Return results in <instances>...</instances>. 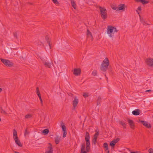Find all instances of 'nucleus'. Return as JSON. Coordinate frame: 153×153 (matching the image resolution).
<instances>
[{
    "label": "nucleus",
    "instance_id": "nucleus-1",
    "mask_svg": "<svg viewBox=\"0 0 153 153\" xmlns=\"http://www.w3.org/2000/svg\"><path fill=\"white\" fill-rule=\"evenodd\" d=\"M117 31L118 30L116 28L112 26H108L107 28V33L110 37H113L114 33H117Z\"/></svg>",
    "mask_w": 153,
    "mask_h": 153
},
{
    "label": "nucleus",
    "instance_id": "nucleus-2",
    "mask_svg": "<svg viewBox=\"0 0 153 153\" xmlns=\"http://www.w3.org/2000/svg\"><path fill=\"white\" fill-rule=\"evenodd\" d=\"M109 65V62L107 58H106L102 62L100 67V69L103 71H106Z\"/></svg>",
    "mask_w": 153,
    "mask_h": 153
},
{
    "label": "nucleus",
    "instance_id": "nucleus-3",
    "mask_svg": "<svg viewBox=\"0 0 153 153\" xmlns=\"http://www.w3.org/2000/svg\"><path fill=\"white\" fill-rule=\"evenodd\" d=\"M101 17L103 19H106L107 17V10L101 6L99 7Z\"/></svg>",
    "mask_w": 153,
    "mask_h": 153
},
{
    "label": "nucleus",
    "instance_id": "nucleus-4",
    "mask_svg": "<svg viewBox=\"0 0 153 153\" xmlns=\"http://www.w3.org/2000/svg\"><path fill=\"white\" fill-rule=\"evenodd\" d=\"M1 60L5 65L8 67H11L14 65V63L8 60L1 58Z\"/></svg>",
    "mask_w": 153,
    "mask_h": 153
},
{
    "label": "nucleus",
    "instance_id": "nucleus-5",
    "mask_svg": "<svg viewBox=\"0 0 153 153\" xmlns=\"http://www.w3.org/2000/svg\"><path fill=\"white\" fill-rule=\"evenodd\" d=\"M40 58L43 61L44 63V65L46 67L51 68V64L50 63L46 61V59L42 56H40Z\"/></svg>",
    "mask_w": 153,
    "mask_h": 153
},
{
    "label": "nucleus",
    "instance_id": "nucleus-6",
    "mask_svg": "<svg viewBox=\"0 0 153 153\" xmlns=\"http://www.w3.org/2000/svg\"><path fill=\"white\" fill-rule=\"evenodd\" d=\"M146 62L149 66L153 67V59L149 58L146 59Z\"/></svg>",
    "mask_w": 153,
    "mask_h": 153
},
{
    "label": "nucleus",
    "instance_id": "nucleus-7",
    "mask_svg": "<svg viewBox=\"0 0 153 153\" xmlns=\"http://www.w3.org/2000/svg\"><path fill=\"white\" fill-rule=\"evenodd\" d=\"M78 102L79 100L77 97H75L74 100L73 101V105L74 110L75 109V108L77 106Z\"/></svg>",
    "mask_w": 153,
    "mask_h": 153
},
{
    "label": "nucleus",
    "instance_id": "nucleus-8",
    "mask_svg": "<svg viewBox=\"0 0 153 153\" xmlns=\"http://www.w3.org/2000/svg\"><path fill=\"white\" fill-rule=\"evenodd\" d=\"M120 140V138H118L113 140L110 143V145L112 147H114L115 144L117 143Z\"/></svg>",
    "mask_w": 153,
    "mask_h": 153
},
{
    "label": "nucleus",
    "instance_id": "nucleus-9",
    "mask_svg": "<svg viewBox=\"0 0 153 153\" xmlns=\"http://www.w3.org/2000/svg\"><path fill=\"white\" fill-rule=\"evenodd\" d=\"M127 121L130 127L132 129H134V123L133 121L129 119H128Z\"/></svg>",
    "mask_w": 153,
    "mask_h": 153
},
{
    "label": "nucleus",
    "instance_id": "nucleus-10",
    "mask_svg": "<svg viewBox=\"0 0 153 153\" xmlns=\"http://www.w3.org/2000/svg\"><path fill=\"white\" fill-rule=\"evenodd\" d=\"M61 126L62 129L63 137H65L67 134L66 128L64 125H61Z\"/></svg>",
    "mask_w": 153,
    "mask_h": 153
},
{
    "label": "nucleus",
    "instance_id": "nucleus-11",
    "mask_svg": "<svg viewBox=\"0 0 153 153\" xmlns=\"http://www.w3.org/2000/svg\"><path fill=\"white\" fill-rule=\"evenodd\" d=\"M81 73V70L79 68H75L74 69L73 74L76 76H78L80 75Z\"/></svg>",
    "mask_w": 153,
    "mask_h": 153
},
{
    "label": "nucleus",
    "instance_id": "nucleus-12",
    "mask_svg": "<svg viewBox=\"0 0 153 153\" xmlns=\"http://www.w3.org/2000/svg\"><path fill=\"white\" fill-rule=\"evenodd\" d=\"M139 121L143 125L145 126L146 127L148 128H149L151 127V126L149 123H148L144 121L139 120Z\"/></svg>",
    "mask_w": 153,
    "mask_h": 153
},
{
    "label": "nucleus",
    "instance_id": "nucleus-13",
    "mask_svg": "<svg viewBox=\"0 0 153 153\" xmlns=\"http://www.w3.org/2000/svg\"><path fill=\"white\" fill-rule=\"evenodd\" d=\"M49 144L50 145V146L48 147V149H49V150L47 151L45 153H53V150L52 145L50 143H49Z\"/></svg>",
    "mask_w": 153,
    "mask_h": 153
},
{
    "label": "nucleus",
    "instance_id": "nucleus-14",
    "mask_svg": "<svg viewBox=\"0 0 153 153\" xmlns=\"http://www.w3.org/2000/svg\"><path fill=\"white\" fill-rule=\"evenodd\" d=\"M14 139L16 144H17L19 146H22V145L20 142V140H19L18 137H17L16 139L14 138Z\"/></svg>",
    "mask_w": 153,
    "mask_h": 153
},
{
    "label": "nucleus",
    "instance_id": "nucleus-15",
    "mask_svg": "<svg viewBox=\"0 0 153 153\" xmlns=\"http://www.w3.org/2000/svg\"><path fill=\"white\" fill-rule=\"evenodd\" d=\"M86 150L87 152H88L90 149V141L86 142Z\"/></svg>",
    "mask_w": 153,
    "mask_h": 153
},
{
    "label": "nucleus",
    "instance_id": "nucleus-16",
    "mask_svg": "<svg viewBox=\"0 0 153 153\" xmlns=\"http://www.w3.org/2000/svg\"><path fill=\"white\" fill-rule=\"evenodd\" d=\"M118 10H122L124 11L125 9V5L124 4H121L118 7Z\"/></svg>",
    "mask_w": 153,
    "mask_h": 153
},
{
    "label": "nucleus",
    "instance_id": "nucleus-17",
    "mask_svg": "<svg viewBox=\"0 0 153 153\" xmlns=\"http://www.w3.org/2000/svg\"><path fill=\"white\" fill-rule=\"evenodd\" d=\"M85 139L86 142L90 141V135L88 132L87 131L86 132Z\"/></svg>",
    "mask_w": 153,
    "mask_h": 153
},
{
    "label": "nucleus",
    "instance_id": "nucleus-18",
    "mask_svg": "<svg viewBox=\"0 0 153 153\" xmlns=\"http://www.w3.org/2000/svg\"><path fill=\"white\" fill-rule=\"evenodd\" d=\"M61 137L58 136H57L55 137V141L56 144H57L59 143Z\"/></svg>",
    "mask_w": 153,
    "mask_h": 153
},
{
    "label": "nucleus",
    "instance_id": "nucleus-19",
    "mask_svg": "<svg viewBox=\"0 0 153 153\" xmlns=\"http://www.w3.org/2000/svg\"><path fill=\"white\" fill-rule=\"evenodd\" d=\"M132 114L134 115H138L140 114V110L136 109L132 111Z\"/></svg>",
    "mask_w": 153,
    "mask_h": 153
},
{
    "label": "nucleus",
    "instance_id": "nucleus-20",
    "mask_svg": "<svg viewBox=\"0 0 153 153\" xmlns=\"http://www.w3.org/2000/svg\"><path fill=\"white\" fill-rule=\"evenodd\" d=\"M118 123L119 124L121 125L124 128H126V124L124 121L120 120L119 121Z\"/></svg>",
    "mask_w": 153,
    "mask_h": 153
},
{
    "label": "nucleus",
    "instance_id": "nucleus-21",
    "mask_svg": "<svg viewBox=\"0 0 153 153\" xmlns=\"http://www.w3.org/2000/svg\"><path fill=\"white\" fill-rule=\"evenodd\" d=\"M13 139H16L18 137L17 136V131L15 129L13 130Z\"/></svg>",
    "mask_w": 153,
    "mask_h": 153
},
{
    "label": "nucleus",
    "instance_id": "nucleus-22",
    "mask_svg": "<svg viewBox=\"0 0 153 153\" xmlns=\"http://www.w3.org/2000/svg\"><path fill=\"white\" fill-rule=\"evenodd\" d=\"M45 39L47 41V43L50 49H51V44L49 40H48V37H47V36L46 37Z\"/></svg>",
    "mask_w": 153,
    "mask_h": 153
},
{
    "label": "nucleus",
    "instance_id": "nucleus-23",
    "mask_svg": "<svg viewBox=\"0 0 153 153\" xmlns=\"http://www.w3.org/2000/svg\"><path fill=\"white\" fill-rule=\"evenodd\" d=\"M49 132L48 129H46L42 131V133L45 135H47Z\"/></svg>",
    "mask_w": 153,
    "mask_h": 153
},
{
    "label": "nucleus",
    "instance_id": "nucleus-24",
    "mask_svg": "<svg viewBox=\"0 0 153 153\" xmlns=\"http://www.w3.org/2000/svg\"><path fill=\"white\" fill-rule=\"evenodd\" d=\"M101 98L100 96H99L97 98V105L100 104L101 101Z\"/></svg>",
    "mask_w": 153,
    "mask_h": 153
},
{
    "label": "nucleus",
    "instance_id": "nucleus-25",
    "mask_svg": "<svg viewBox=\"0 0 153 153\" xmlns=\"http://www.w3.org/2000/svg\"><path fill=\"white\" fill-rule=\"evenodd\" d=\"M32 117V115L31 114H28L26 115L25 116V118L26 119H28L31 118Z\"/></svg>",
    "mask_w": 153,
    "mask_h": 153
},
{
    "label": "nucleus",
    "instance_id": "nucleus-26",
    "mask_svg": "<svg viewBox=\"0 0 153 153\" xmlns=\"http://www.w3.org/2000/svg\"><path fill=\"white\" fill-rule=\"evenodd\" d=\"M85 146L84 144H82L81 146V152L85 151Z\"/></svg>",
    "mask_w": 153,
    "mask_h": 153
},
{
    "label": "nucleus",
    "instance_id": "nucleus-27",
    "mask_svg": "<svg viewBox=\"0 0 153 153\" xmlns=\"http://www.w3.org/2000/svg\"><path fill=\"white\" fill-rule=\"evenodd\" d=\"M0 112L1 113L7 114L6 112L3 109L1 106H0Z\"/></svg>",
    "mask_w": 153,
    "mask_h": 153
},
{
    "label": "nucleus",
    "instance_id": "nucleus-28",
    "mask_svg": "<svg viewBox=\"0 0 153 153\" xmlns=\"http://www.w3.org/2000/svg\"><path fill=\"white\" fill-rule=\"evenodd\" d=\"M87 35L88 36H90L91 37H92V35L91 33L88 29H87Z\"/></svg>",
    "mask_w": 153,
    "mask_h": 153
},
{
    "label": "nucleus",
    "instance_id": "nucleus-29",
    "mask_svg": "<svg viewBox=\"0 0 153 153\" xmlns=\"http://www.w3.org/2000/svg\"><path fill=\"white\" fill-rule=\"evenodd\" d=\"M103 146L106 150H108V144L107 143H104L103 144Z\"/></svg>",
    "mask_w": 153,
    "mask_h": 153
},
{
    "label": "nucleus",
    "instance_id": "nucleus-30",
    "mask_svg": "<svg viewBox=\"0 0 153 153\" xmlns=\"http://www.w3.org/2000/svg\"><path fill=\"white\" fill-rule=\"evenodd\" d=\"M89 96L88 93H83V96L85 98H86Z\"/></svg>",
    "mask_w": 153,
    "mask_h": 153
},
{
    "label": "nucleus",
    "instance_id": "nucleus-31",
    "mask_svg": "<svg viewBox=\"0 0 153 153\" xmlns=\"http://www.w3.org/2000/svg\"><path fill=\"white\" fill-rule=\"evenodd\" d=\"M140 20L141 22L143 24V25H146V23L145 22V21L143 19H141L140 18Z\"/></svg>",
    "mask_w": 153,
    "mask_h": 153
},
{
    "label": "nucleus",
    "instance_id": "nucleus-32",
    "mask_svg": "<svg viewBox=\"0 0 153 153\" xmlns=\"http://www.w3.org/2000/svg\"><path fill=\"white\" fill-rule=\"evenodd\" d=\"M112 9L114 10H118V7H117L116 6L113 5L111 6Z\"/></svg>",
    "mask_w": 153,
    "mask_h": 153
},
{
    "label": "nucleus",
    "instance_id": "nucleus-33",
    "mask_svg": "<svg viewBox=\"0 0 153 153\" xmlns=\"http://www.w3.org/2000/svg\"><path fill=\"white\" fill-rule=\"evenodd\" d=\"M52 1L56 4H59V3L57 0H52Z\"/></svg>",
    "mask_w": 153,
    "mask_h": 153
},
{
    "label": "nucleus",
    "instance_id": "nucleus-34",
    "mask_svg": "<svg viewBox=\"0 0 153 153\" xmlns=\"http://www.w3.org/2000/svg\"><path fill=\"white\" fill-rule=\"evenodd\" d=\"M71 4H72L73 7H74V9H75L76 8V6H75V3L74 1H71Z\"/></svg>",
    "mask_w": 153,
    "mask_h": 153
},
{
    "label": "nucleus",
    "instance_id": "nucleus-35",
    "mask_svg": "<svg viewBox=\"0 0 153 153\" xmlns=\"http://www.w3.org/2000/svg\"><path fill=\"white\" fill-rule=\"evenodd\" d=\"M97 71H96L95 70H94V71H93L92 73V75L94 76L97 75Z\"/></svg>",
    "mask_w": 153,
    "mask_h": 153
},
{
    "label": "nucleus",
    "instance_id": "nucleus-36",
    "mask_svg": "<svg viewBox=\"0 0 153 153\" xmlns=\"http://www.w3.org/2000/svg\"><path fill=\"white\" fill-rule=\"evenodd\" d=\"M97 139H93L92 140V142L94 144L96 145L97 143Z\"/></svg>",
    "mask_w": 153,
    "mask_h": 153
},
{
    "label": "nucleus",
    "instance_id": "nucleus-37",
    "mask_svg": "<svg viewBox=\"0 0 153 153\" xmlns=\"http://www.w3.org/2000/svg\"><path fill=\"white\" fill-rule=\"evenodd\" d=\"M29 133V132L28 131H27V129L25 130V132L24 133V135L25 136H26Z\"/></svg>",
    "mask_w": 153,
    "mask_h": 153
},
{
    "label": "nucleus",
    "instance_id": "nucleus-38",
    "mask_svg": "<svg viewBox=\"0 0 153 153\" xmlns=\"http://www.w3.org/2000/svg\"><path fill=\"white\" fill-rule=\"evenodd\" d=\"M148 151L149 153H153V149L150 148L149 149Z\"/></svg>",
    "mask_w": 153,
    "mask_h": 153
},
{
    "label": "nucleus",
    "instance_id": "nucleus-39",
    "mask_svg": "<svg viewBox=\"0 0 153 153\" xmlns=\"http://www.w3.org/2000/svg\"><path fill=\"white\" fill-rule=\"evenodd\" d=\"M96 133L94 134L95 136H98L99 135V132L98 131H97V130L95 131Z\"/></svg>",
    "mask_w": 153,
    "mask_h": 153
},
{
    "label": "nucleus",
    "instance_id": "nucleus-40",
    "mask_svg": "<svg viewBox=\"0 0 153 153\" xmlns=\"http://www.w3.org/2000/svg\"><path fill=\"white\" fill-rule=\"evenodd\" d=\"M13 35L15 37L16 39H17V34L16 33H14L13 34Z\"/></svg>",
    "mask_w": 153,
    "mask_h": 153
},
{
    "label": "nucleus",
    "instance_id": "nucleus-41",
    "mask_svg": "<svg viewBox=\"0 0 153 153\" xmlns=\"http://www.w3.org/2000/svg\"><path fill=\"white\" fill-rule=\"evenodd\" d=\"M39 99H40V101L41 105H43V101H42V99L41 98V97H40L39 98Z\"/></svg>",
    "mask_w": 153,
    "mask_h": 153
},
{
    "label": "nucleus",
    "instance_id": "nucleus-42",
    "mask_svg": "<svg viewBox=\"0 0 153 153\" xmlns=\"http://www.w3.org/2000/svg\"><path fill=\"white\" fill-rule=\"evenodd\" d=\"M130 153H141L140 151H136V152H131Z\"/></svg>",
    "mask_w": 153,
    "mask_h": 153
},
{
    "label": "nucleus",
    "instance_id": "nucleus-43",
    "mask_svg": "<svg viewBox=\"0 0 153 153\" xmlns=\"http://www.w3.org/2000/svg\"><path fill=\"white\" fill-rule=\"evenodd\" d=\"M97 136H95V135H94L93 139H97Z\"/></svg>",
    "mask_w": 153,
    "mask_h": 153
},
{
    "label": "nucleus",
    "instance_id": "nucleus-44",
    "mask_svg": "<svg viewBox=\"0 0 153 153\" xmlns=\"http://www.w3.org/2000/svg\"><path fill=\"white\" fill-rule=\"evenodd\" d=\"M137 9L138 10H139L140 11L141 10V7H138Z\"/></svg>",
    "mask_w": 153,
    "mask_h": 153
},
{
    "label": "nucleus",
    "instance_id": "nucleus-45",
    "mask_svg": "<svg viewBox=\"0 0 153 153\" xmlns=\"http://www.w3.org/2000/svg\"><path fill=\"white\" fill-rule=\"evenodd\" d=\"M151 90H147L146 91V92H150V91H151Z\"/></svg>",
    "mask_w": 153,
    "mask_h": 153
},
{
    "label": "nucleus",
    "instance_id": "nucleus-46",
    "mask_svg": "<svg viewBox=\"0 0 153 153\" xmlns=\"http://www.w3.org/2000/svg\"><path fill=\"white\" fill-rule=\"evenodd\" d=\"M37 94L38 95L39 98L40 97H41V94H40V93L38 94Z\"/></svg>",
    "mask_w": 153,
    "mask_h": 153
},
{
    "label": "nucleus",
    "instance_id": "nucleus-47",
    "mask_svg": "<svg viewBox=\"0 0 153 153\" xmlns=\"http://www.w3.org/2000/svg\"><path fill=\"white\" fill-rule=\"evenodd\" d=\"M39 91V88L38 87H37L36 88V91Z\"/></svg>",
    "mask_w": 153,
    "mask_h": 153
},
{
    "label": "nucleus",
    "instance_id": "nucleus-48",
    "mask_svg": "<svg viewBox=\"0 0 153 153\" xmlns=\"http://www.w3.org/2000/svg\"><path fill=\"white\" fill-rule=\"evenodd\" d=\"M81 153H87L85 151H83L82 152H81Z\"/></svg>",
    "mask_w": 153,
    "mask_h": 153
},
{
    "label": "nucleus",
    "instance_id": "nucleus-49",
    "mask_svg": "<svg viewBox=\"0 0 153 153\" xmlns=\"http://www.w3.org/2000/svg\"><path fill=\"white\" fill-rule=\"evenodd\" d=\"M2 89L1 88H0V93L2 91Z\"/></svg>",
    "mask_w": 153,
    "mask_h": 153
},
{
    "label": "nucleus",
    "instance_id": "nucleus-50",
    "mask_svg": "<svg viewBox=\"0 0 153 153\" xmlns=\"http://www.w3.org/2000/svg\"><path fill=\"white\" fill-rule=\"evenodd\" d=\"M40 93L39 91H36V93L37 94H38Z\"/></svg>",
    "mask_w": 153,
    "mask_h": 153
},
{
    "label": "nucleus",
    "instance_id": "nucleus-51",
    "mask_svg": "<svg viewBox=\"0 0 153 153\" xmlns=\"http://www.w3.org/2000/svg\"><path fill=\"white\" fill-rule=\"evenodd\" d=\"M1 36L0 35V37H1ZM1 42H2V40H1V39L0 40V43H1Z\"/></svg>",
    "mask_w": 153,
    "mask_h": 153
},
{
    "label": "nucleus",
    "instance_id": "nucleus-52",
    "mask_svg": "<svg viewBox=\"0 0 153 153\" xmlns=\"http://www.w3.org/2000/svg\"><path fill=\"white\" fill-rule=\"evenodd\" d=\"M107 153H109V150H108V149L107 150Z\"/></svg>",
    "mask_w": 153,
    "mask_h": 153
},
{
    "label": "nucleus",
    "instance_id": "nucleus-53",
    "mask_svg": "<svg viewBox=\"0 0 153 153\" xmlns=\"http://www.w3.org/2000/svg\"><path fill=\"white\" fill-rule=\"evenodd\" d=\"M15 153H19V152H15Z\"/></svg>",
    "mask_w": 153,
    "mask_h": 153
}]
</instances>
